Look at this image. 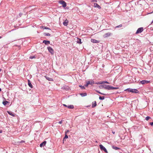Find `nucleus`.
<instances>
[{
  "instance_id": "obj_9",
  "label": "nucleus",
  "mask_w": 153,
  "mask_h": 153,
  "mask_svg": "<svg viewBox=\"0 0 153 153\" xmlns=\"http://www.w3.org/2000/svg\"><path fill=\"white\" fill-rule=\"evenodd\" d=\"M109 83V82H108L106 81H100L98 82V83H97V84H103L104 83Z\"/></svg>"
},
{
  "instance_id": "obj_14",
  "label": "nucleus",
  "mask_w": 153,
  "mask_h": 153,
  "mask_svg": "<svg viewBox=\"0 0 153 153\" xmlns=\"http://www.w3.org/2000/svg\"><path fill=\"white\" fill-rule=\"evenodd\" d=\"M43 43L46 45H48L50 43V42L49 41L44 40L43 41Z\"/></svg>"
},
{
  "instance_id": "obj_11",
  "label": "nucleus",
  "mask_w": 153,
  "mask_h": 153,
  "mask_svg": "<svg viewBox=\"0 0 153 153\" xmlns=\"http://www.w3.org/2000/svg\"><path fill=\"white\" fill-rule=\"evenodd\" d=\"M68 23V21L67 19L63 22V24L64 25L67 26Z\"/></svg>"
},
{
  "instance_id": "obj_43",
  "label": "nucleus",
  "mask_w": 153,
  "mask_h": 153,
  "mask_svg": "<svg viewBox=\"0 0 153 153\" xmlns=\"http://www.w3.org/2000/svg\"><path fill=\"white\" fill-rule=\"evenodd\" d=\"M1 38H2V37L1 36H0V39H1Z\"/></svg>"
},
{
  "instance_id": "obj_25",
  "label": "nucleus",
  "mask_w": 153,
  "mask_h": 153,
  "mask_svg": "<svg viewBox=\"0 0 153 153\" xmlns=\"http://www.w3.org/2000/svg\"><path fill=\"white\" fill-rule=\"evenodd\" d=\"M77 43L79 44H81L82 43L81 42V39H78L77 41Z\"/></svg>"
},
{
  "instance_id": "obj_45",
  "label": "nucleus",
  "mask_w": 153,
  "mask_h": 153,
  "mask_svg": "<svg viewBox=\"0 0 153 153\" xmlns=\"http://www.w3.org/2000/svg\"><path fill=\"white\" fill-rule=\"evenodd\" d=\"M94 1H96V0H94Z\"/></svg>"
},
{
  "instance_id": "obj_28",
  "label": "nucleus",
  "mask_w": 153,
  "mask_h": 153,
  "mask_svg": "<svg viewBox=\"0 0 153 153\" xmlns=\"http://www.w3.org/2000/svg\"><path fill=\"white\" fill-rule=\"evenodd\" d=\"M42 28H43V29H49L48 27H45V26H42Z\"/></svg>"
},
{
  "instance_id": "obj_5",
  "label": "nucleus",
  "mask_w": 153,
  "mask_h": 153,
  "mask_svg": "<svg viewBox=\"0 0 153 153\" xmlns=\"http://www.w3.org/2000/svg\"><path fill=\"white\" fill-rule=\"evenodd\" d=\"M48 49L52 55H53L54 54L53 50L51 47H48Z\"/></svg>"
},
{
  "instance_id": "obj_23",
  "label": "nucleus",
  "mask_w": 153,
  "mask_h": 153,
  "mask_svg": "<svg viewBox=\"0 0 153 153\" xmlns=\"http://www.w3.org/2000/svg\"><path fill=\"white\" fill-rule=\"evenodd\" d=\"M46 79H47L49 81H52L53 80L52 79L51 77H46Z\"/></svg>"
},
{
  "instance_id": "obj_2",
  "label": "nucleus",
  "mask_w": 153,
  "mask_h": 153,
  "mask_svg": "<svg viewBox=\"0 0 153 153\" xmlns=\"http://www.w3.org/2000/svg\"><path fill=\"white\" fill-rule=\"evenodd\" d=\"M125 91H127L128 92H131L133 93H138V91L136 89H133L131 88H128L125 90Z\"/></svg>"
},
{
  "instance_id": "obj_10",
  "label": "nucleus",
  "mask_w": 153,
  "mask_h": 153,
  "mask_svg": "<svg viewBox=\"0 0 153 153\" xmlns=\"http://www.w3.org/2000/svg\"><path fill=\"white\" fill-rule=\"evenodd\" d=\"M111 33L110 32H108L107 33H106L104 35V37H107L108 36H109L111 34Z\"/></svg>"
},
{
  "instance_id": "obj_22",
  "label": "nucleus",
  "mask_w": 153,
  "mask_h": 153,
  "mask_svg": "<svg viewBox=\"0 0 153 153\" xmlns=\"http://www.w3.org/2000/svg\"><path fill=\"white\" fill-rule=\"evenodd\" d=\"M68 138V136L67 134H65V136L64 137V139H63V141L64 142V141L65 140V139H67Z\"/></svg>"
},
{
  "instance_id": "obj_27",
  "label": "nucleus",
  "mask_w": 153,
  "mask_h": 153,
  "mask_svg": "<svg viewBox=\"0 0 153 153\" xmlns=\"http://www.w3.org/2000/svg\"><path fill=\"white\" fill-rule=\"evenodd\" d=\"M150 119H151V117H149L148 116V117H146L145 120H146L148 121V120H149Z\"/></svg>"
},
{
  "instance_id": "obj_42",
  "label": "nucleus",
  "mask_w": 153,
  "mask_h": 153,
  "mask_svg": "<svg viewBox=\"0 0 153 153\" xmlns=\"http://www.w3.org/2000/svg\"><path fill=\"white\" fill-rule=\"evenodd\" d=\"M2 132V131L1 130H0V133H1Z\"/></svg>"
},
{
  "instance_id": "obj_34",
  "label": "nucleus",
  "mask_w": 153,
  "mask_h": 153,
  "mask_svg": "<svg viewBox=\"0 0 153 153\" xmlns=\"http://www.w3.org/2000/svg\"><path fill=\"white\" fill-rule=\"evenodd\" d=\"M97 92L98 93H99V94H103V95H105V94L101 93V92H99L98 91H97Z\"/></svg>"
},
{
  "instance_id": "obj_12",
  "label": "nucleus",
  "mask_w": 153,
  "mask_h": 153,
  "mask_svg": "<svg viewBox=\"0 0 153 153\" xmlns=\"http://www.w3.org/2000/svg\"><path fill=\"white\" fill-rule=\"evenodd\" d=\"M28 85L30 87L32 88H33V85H32L31 82L29 80H28Z\"/></svg>"
},
{
  "instance_id": "obj_47",
  "label": "nucleus",
  "mask_w": 153,
  "mask_h": 153,
  "mask_svg": "<svg viewBox=\"0 0 153 153\" xmlns=\"http://www.w3.org/2000/svg\"><path fill=\"white\" fill-rule=\"evenodd\" d=\"M153 22V21H152V23Z\"/></svg>"
},
{
  "instance_id": "obj_31",
  "label": "nucleus",
  "mask_w": 153,
  "mask_h": 153,
  "mask_svg": "<svg viewBox=\"0 0 153 153\" xmlns=\"http://www.w3.org/2000/svg\"><path fill=\"white\" fill-rule=\"evenodd\" d=\"M45 36H50L51 35L49 33H45Z\"/></svg>"
},
{
  "instance_id": "obj_41",
  "label": "nucleus",
  "mask_w": 153,
  "mask_h": 153,
  "mask_svg": "<svg viewBox=\"0 0 153 153\" xmlns=\"http://www.w3.org/2000/svg\"><path fill=\"white\" fill-rule=\"evenodd\" d=\"M153 13V11H152V12H151V13H148V14H151V13Z\"/></svg>"
},
{
  "instance_id": "obj_19",
  "label": "nucleus",
  "mask_w": 153,
  "mask_h": 153,
  "mask_svg": "<svg viewBox=\"0 0 153 153\" xmlns=\"http://www.w3.org/2000/svg\"><path fill=\"white\" fill-rule=\"evenodd\" d=\"M9 103V102L7 101H3L2 102V104L4 105H6Z\"/></svg>"
},
{
  "instance_id": "obj_1",
  "label": "nucleus",
  "mask_w": 153,
  "mask_h": 153,
  "mask_svg": "<svg viewBox=\"0 0 153 153\" xmlns=\"http://www.w3.org/2000/svg\"><path fill=\"white\" fill-rule=\"evenodd\" d=\"M100 86L103 87V88L105 89L108 90H113V89H117L119 88L118 87H113L112 86H110L109 85H101Z\"/></svg>"
},
{
  "instance_id": "obj_44",
  "label": "nucleus",
  "mask_w": 153,
  "mask_h": 153,
  "mask_svg": "<svg viewBox=\"0 0 153 153\" xmlns=\"http://www.w3.org/2000/svg\"><path fill=\"white\" fill-rule=\"evenodd\" d=\"M1 91V89L0 88V92Z\"/></svg>"
},
{
  "instance_id": "obj_39",
  "label": "nucleus",
  "mask_w": 153,
  "mask_h": 153,
  "mask_svg": "<svg viewBox=\"0 0 153 153\" xmlns=\"http://www.w3.org/2000/svg\"><path fill=\"white\" fill-rule=\"evenodd\" d=\"M62 121H60L59 122V124H62Z\"/></svg>"
},
{
  "instance_id": "obj_15",
  "label": "nucleus",
  "mask_w": 153,
  "mask_h": 153,
  "mask_svg": "<svg viewBox=\"0 0 153 153\" xmlns=\"http://www.w3.org/2000/svg\"><path fill=\"white\" fill-rule=\"evenodd\" d=\"M94 7H97L99 9H100L101 8V7L100 6H99L98 4L97 3H94Z\"/></svg>"
},
{
  "instance_id": "obj_37",
  "label": "nucleus",
  "mask_w": 153,
  "mask_h": 153,
  "mask_svg": "<svg viewBox=\"0 0 153 153\" xmlns=\"http://www.w3.org/2000/svg\"><path fill=\"white\" fill-rule=\"evenodd\" d=\"M150 124L151 126H153V122H150Z\"/></svg>"
},
{
  "instance_id": "obj_20",
  "label": "nucleus",
  "mask_w": 153,
  "mask_h": 153,
  "mask_svg": "<svg viewBox=\"0 0 153 153\" xmlns=\"http://www.w3.org/2000/svg\"><path fill=\"white\" fill-rule=\"evenodd\" d=\"M7 112L8 113V114H9L10 115H11V116H12L13 117H14L15 116V115H14L12 112L9 111H7Z\"/></svg>"
},
{
  "instance_id": "obj_18",
  "label": "nucleus",
  "mask_w": 153,
  "mask_h": 153,
  "mask_svg": "<svg viewBox=\"0 0 153 153\" xmlns=\"http://www.w3.org/2000/svg\"><path fill=\"white\" fill-rule=\"evenodd\" d=\"M91 41L92 42L94 43H98V41L97 40H95V39H91Z\"/></svg>"
},
{
  "instance_id": "obj_17",
  "label": "nucleus",
  "mask_w": 153,
  "mask_h": 153,
  "mask_svg": "<svg viewBox=\"0 0 153 153\" xmlns=\"http://www.w3.org/2000/svg\"><path fill=\"white\" fill-rule=\"evenodd\" d=\"M97 105L96 102V101L93 102L92 103V107L94 108Z\"/></svg>"
},
{
  "instance_id": "obj_21",
  "label": "nucleus",
  "mask_w": 153,
  "mask_h": 153,
  "mask_svg": "<svg viewBox=\"0 0 153 153\" xmlns=\"http://www.w3.org/2000/svg\"><path fill=\"white\" fill-rule=\"evenodd\" d=\"M112 148L113 149L115 150H119L120 149L119 148L117 147H115L114 146H112Z\"/></svg>"
},
{
  "instance_id": "obj_46",
  "label": "nucleus",
  "mask_w": 153,
  "mask_h": 153,
  "mask_svg": "<svg viewBox=\"0 0 153 153\" xmlns=\"http://www.w3.org/2000/svg\"><path fill=\"white\" fill-rule=\"evenodd\" d=\"M96 143H97V141H96Z\"/></svg>"
},
{
  "instance_id": "obj_30",
  "label": "nucleus",
  "mask_w": 153,
  "mask_h": 153,
  "mask_svg": "<svg viewBox=\"0 0 153 153\" xmlns=\"http://www.w3.org/2000/svg\"><path fill=\"white\" fill-rule=\"evenodd\" d=\"M30 59H32L33 58H35V57L34 56H31L30 57H29Z\"/></svg>"
},
{
  "instance_id": "obj_7",
  "label": "nucleus",
  "mask_w": 153,
  "mask_h": 153,
  "mask_svg": "<svg viewBox=\"0 0 153 153\" xmlns=\"http://www.w3.org/2000/svg\"><path fill=\"white\" fill-rule=\"evenodd\" d=\"M150 80H143L140 81V82L143 85L147 84L150 82Z\"/></svg>"
},
{
  "instance_id": "obj_38",
  "label": "nucleus",
  "mask_w": 153,
  "mask_h": 153,
  "mask_svg": "<svg viewBox=\"0 0 153 153\" xmlns=\"http://www.w3.org/2000/svg\"><path fill=\"white\" fill-rule=\"evenodd\" d=\"M22 13H20L19 14V16H20V17L22 16Z\"/></svg>"
},
{
  "instance_id": "obj_24",
  "label": "nucleus",
  "mask_w": 153,
  "mask_h": 153,
  "mask_svg": "<svg viewBox=\"0 0 153 153\" xmlns=\"http://www.w3.org/2000/svg\"><path fill=\"white\" fill-rule=\"evenodd\" d=\"M104 96H100L99 97V99L100 100H103L104 99Z\"/></svg>"
},
{
  "instance_id": "obj_6",
  "label": "nucleus",
  "mask_w": 153,
  "mask_h": 153,
  "mask_svg": "<svg viewBox=\"0 0 153 153\" xmlns=\"http://www.w3.org/2000/svg\"><path fill=\"white\" fill-rule=\"evenodd\" d=\"M59 3L62 4V6L64 7H65L66 6V4L65 1L62 0L60 1Z\"/></svg>"
},
{
  "instance_id": "obj_36",
  "label": "nucleus",
  "mask_w": 153,
  "mask_h": 153,
  "mask_svg": "<svg viewBox=\"0 0 153 153\" xmlns=\"http://www.w3.org/2000/svg\"><path fill=\"white\" fill-rule=\"evenodd\" d=\"M63 106H64V107H67L68 106V105H66L65 104H63Z\"/></svg>"
},
{
  "instance_id": "obj_13",
  "label": "nucleus",
  "mask_w": 153,
  "mask_h": 153,
  "mask_svg": "<svg viewBox=\"0 0 153 153\" xmlns=\"http://www.w3.org/2000/svg\"><path fill=\"white\" fill-rule=\"evenodd\" d=\"M46 141H44L43 142H42L41 144H40V147H42L43 146H44L45 145H46Z\"/></svg>"
},
{
  "instance_id": "obj_26",
  "label": "nucleus",
  "mask_w": 153,
  "mask_h": 153,
  "mask_svg": "<svg viewBox=\"0 0 153 153\" xmlns=\"http://www.w3.org/2000/svg\"><path fill=\"white\" fill-rule=\"evenodd\" d=\"M79 87L82 89H85V87L82 85H80Z\"/></svg>"
},
{
  "instance_id": "obj_40",
  "label": "nucleus",
  "mask_w": 153,
  "mask_h": 153,
  "mask_svg": "<svg viewBox=\"0 0 153 153\" xmlns=\"http://www.w3.org/2000/svg\"><path fill=\"white\" fill-rule=\"evenodd\" d=\"M112 133H113V134H115V131H112Z\"/></svg>"
},
{
  "instance_id": "obj_29",
  "label": "nucleus",
  "mask_w": 153,
  "mask_h": 153,
  "mask_svg": "<svg viewBox=\"0 0 153 153\" xmlns=\"http://www.w3.org/2000/svg\"><path fill=\"white\" fill-rule=\"evenodd\" d=\"M81 95L82 96L84 97L86 95V93H85L84 94H81Z\"/></svg>"
},
{
  "instance_id": "obj_8",
  "label": "nucleus",
  "mask_w": 153,
  "mask_h": 153,
  "mask_svg": "<svg viewBox=\"0 0 153 153\" xmlns=\"http://www.w3.org/2000/svg\"><path fill=\"white\" fill-rule=\"evenodd\" d=\"M99 147H100V149L101 150H103L104 152L107 153V150L105 147L102 146V145H99Z\"/></svg>"
},
{
  "instance_id": "obj_32",
  "label": "nucleus",
  "mask_w": 153,
  "mask_h": 153,
  "mask_svg": "<svg viewBox=\"0 0 153 153\" xmlns=\"http://www.w3.org/2000/svg\"><path fill=\"white\" fill-rule=\"evenodd\" d=\"M25 142L23 140H22L21 141H20V142H18V143H24Z\"/></svg>"
},
{
  "instance_id": "obj_33",
  "label": "nucleus",
  "mask_w": 153,
  "mask_h": 153,
  "mask_svg": "<svg viewBox=\"0 0 153 153\" xmlns=\"http://www.w3.org/2000/svg\"><path fill=\"white\" fill-rule=\"evenodd\" d=\"M122 26V25L121 24L118 25V26H116V28H117V27H121Z\"/></svg>"
},
{
  "instance_id": "obj_35",
  "label": "nucleus",
  "mask_w": 153,
  "mask_h": 153,
  "mask_svg": "<svg viewBox=\"0 0 153 153\" xmlns=\"http://www.w3.org/2000/svg\"><path fill=\"white\" fill-rule=\"evenodd\" d=\"M69 132V131L68 130H67L65 131V134H67Z\"/></svg>"
},
{
  "instance_id": "obj_16",
  "label": "nucleus",
  "mask_w": 153,
  "mask_h": 153,
  "mask_svg": "<svg viewBox=\"0 0 153 153\" xmlns=\"http://www.w3.org/2000/svg\"><path fill=\"white\" fill-rule=\"evenodd\" d=\"M67 108L69 109H73L74 108V106L73 105H69L68 106Z\"/></svg>"
},
{
  "instance_id": "obj_4",
  "label": "nucleus",
  "mask_w": 153,
  "mask_h": 153,
  "mask_svg": "<svg viewBox=\"0 0 153 153\" xmlns=\"http://www.w3.org/2000/svg\"><path fill=\"white\" fill-rule=\"evenodd\" d=\"M143 30V28L142 27H141L140 28H139L137 30L136 34H137L139 33H141Z\"/></svg>"
},
{
  "instance_id": "obj_3",
  "label": "nucleus",
  "mask_w": 153,
  "mask_h": 153,
  "mask_svg": "<svg viewBox=\"0 0 153 153\" xmlns=\"http://www.w3.org/2000/svg\"><path fill=\"white\" fill-rule=\"evenodd\" d=\"M86 84L85 85V87H87L89 85H92L94 83V82L93 80H90L86 81Z\"/></svg>"
}]
</instances>
